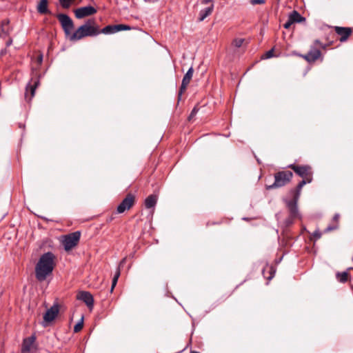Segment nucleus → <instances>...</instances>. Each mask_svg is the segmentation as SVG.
<instances>
[{
	"mask_svg": "<svg viewBox=\"0 0 353 353\" xmlns=\"http://www.w3.org/2000/svg\"><path fill=\"white\" fill-rule=\"evenodd\" d=\"M54 259L55 256L51 252L44 253L40 256L35 265V277L37 281L42 282L52 274L55 265Z\"/></svg>",
	"mask_w": 353,
	"mask_h": 353,
	"instance_id": "obj_1",
	"label": "nucleus"
},
{
	"mask_svg": "<svg viewBox=\"0 0 353 353\" xmlns=\"http://www.w3.org/2000/svg\"><path fill=\"white\" fill-rule=\"evenodd\" d=\"M99 34V28L94 19L87 20L71 35L70 41H76L86 37H95Z\"/></svg>",
	"mask_w": 353,
	"mask_h": 353,
	"instance_id": "obj_2",
	"label": "nucleus"
},
{
	"mask_svg": "<svg viewBox=\"0 0 353 353\" xmlns=\"http://www.w3.org/2000/svg\"><path fill=\"white\" fill-rule=\"evenodd\" d=\"M288 168L292 169L297 175L300 177L303 178V180L301 181L297 186L292 190L301 191L303 187L306 183H310L312 181V170L310 165H297V164H290L288 166Z\"/></svg>",
	"mask_w": 353,
	"mask_h": 353,
	"instance_id": "obj_3",
	"label": "nucleus"
},
{
	"mask_svg": "<svg viewBox=\"0 0 353 353\" xmlns=\"http://www.w3.org/2000/svg\"><path fill=\"white\" fill-rule=\"evenodd\" d=\"M293 177L290 170L279 171L274 174V182L272 185H266L267 190L276 189L286 185Z\"/></svg>",
	"mask_w": 353,
	"mask_h": 353,
	"instance_id": "obj_4",
	"label": "nucleus"
},
{
	"mask_svg": "<svg viewBox=\"0 0 353 353\" xmlns=\"http://www.w3.org/2000/svg\"><path fill=\"white\" fill-rule=\"evenodd\" d=\"M290 194L292 195V199L291 200H286V206L289 210L290 217L292 219H296L299 217V210L297 207V203L301 195V191L291 190Z\"/></svg>",
	"mask_w": 353,
	"mask_h": 353,
	"instance_id": "obj_5",
	"label": "nucleus"
},
{
	"mask_svg": "<svg viewBox=\"0 0 353 353\" xmlns=\"http://www.w3.org/2000/svg\"><path fill=\"white\" fill-rule=\"evenodd\" d=\"M57 18L61 23L65 37L70 41L71 35L73 34L72 30L74 28L73 21L68 15L63 13L57 14Z\"/></svg>",
	"mask_w": 353,
	"mask_h": 353,
	"instance_id": "obj_6",
	"label": "nucleus"
},
{
	"mask_svg": "<svg viewBox=\"0 0 353 353\" xmlns=\"http://www.w3.org/2000/svg\"><path fill=\"white\" fill-rule=\"evenodd\" d=\"M80 236L81 232L79 231H76L68 235H65L63 241L64 249L66 251L72 250L78 244L80 239Z\"/></svg>",
	"mask_w": 353,
	"mask_h": 353,
	"instance_id": "obj_7",
	"label": "nucleus"
},
{
	"mask_svg": "<svg viewBox=\"0 0 353 353\" xmlns=\"http://www.w3.org/2000/svg\"><path fill=\"white\" fill-rule=\"evenodd\" d=\"M135 203V196L131 193H128L123 199L117 208L119 214L123 213L125 210H130Z\"/></svg>",
	"mask_w": 353,
	"mask_h": 353,
	"instance_id": "obj_8",
	"label": "nucleus"
},
{
	"mask_svg": "<svg viewBox=\"0 0 353 353\" xmlns=\"http://www.w3.org/2000/svg\"><path fill=\"white\" fill-rule=\"evenodd\" d=\"M39 85V77H33L26 85L25 99L27 101H30L32 98L34 96L35 90Z\"/></svg>",
	"mask_w": 353,
	"mask_h": 353,
	"instance_id": "obj_9",
	"label": "nucleus"
},
{
	"mask_svg": "<svg viewBox=\"0 0 353 353\" xmlns=\"http://www.w3.org/2000/svg\"><path fill=\"white\" fill-rule=\"evenodd\" d=\"M201 4L208 5V6L200 10L198 17L199 21H203L206 17L210 16L214 8L213 0H202Z\"/></svg>",
	"mask_w": 353,
	"mask_h": 353,
	"instance_id": "obj_10",
	"label": "nucleus"
},
{
	"mask_svg": "<svg viewBox=\"0 0 353 353\" xmlns=\"http://www.w3.org/2000/svg\"><path fill=\"white\" fill-rule=\"evenodd\" d=\"M59 312V307L57 304L53 305L48 309L43 315V326L46 327L49 323L53 321Z\"/></svg>",
	"mask_w": 353,
	"mask_h": 353,
	"instance_id": "obj_11",
	"label": "nucleus"
},
{
	"mask_svg": "<svg viewBox=\"0 0 353 353\" xmlns=\"http://www.w3.org/2000/svg\"><path fill=\"white\" fill-rule=\"evenodd\" d=\"M35 341V335H32L24 339L21 346V353H30L32 352L34 349H36Z\"/></svg>",
	"mask_w": 353,
	"mask_h": 353,
	"instance_id": "obj_12",
	"label": "nucleus"
},
{
	"mask_svg": "<svg viewBox=\"0 0 353 353\" xmlns=\"http://www.w3.org/2000/svg\"><path fill=\"white\" fill-rule=\"evenodd\" d=\"M96 12L97 10L91 6L81 7L74 10V14L77 19H83L85 17L92 15Z\"/></svg>",
	"mask_w": 353,
	"mask_h": 353,
	"instance_id": "obj_13",
	"label": "nucleus"
},
{
	"mask_svg": "<svg viewBox=\"0 0 353 353\" xmlns=\"http://www.w3.org/2000/svg\"><path fill=\"white\" fill-rule=\"evenodd\" d=\"M77 299L82 301L89 307L92 308L94 305V299L92 295L86 291H81L77 296Z\"/></svg>",
	"mask_w": 353,
	"mask_h": 353,
	"instance_id": "obj_14",
	"label": "nucleus"
},
{
	"mask_svg": "<svg viewBox=\"0 0 353 353\" xmlns=\"http://www.w3.org/2000/svg\"><path fill=\"white\" fill-rule=\"evenodd\" d=\"M336 33L341 36L339 40L341 42L347 41V38L352 34V30L350 28L336 26L334 28Z\"/></svg>",
	"mask_w": 353,
	"mask_h": 353,
	"instance_id": "obj_15",
	"label": "nucleus"
},
{
	"mask_svg": "<svg viewBox=\"0 0 353 353\" xmlns=\"http://www.w3.org/2000/svg\"><path fill=\"white\" fill-rule=\"evenodd\" d=\"M125 261H126V258H123L120 261L119 265L118 268H117V270L114 273V275L112 281V286H111V290H110L111 292L113 291V289L114 288V287L116 286V285L117 283L118 279L121 274V268H122L123 266L124 263H125Z\"/></svg>",
	"mask_w": 353,
	"mask_h": 353,
	"instance_id": "obj_16",
	"label": "nucleus"
},
{
	"mask_svg": "<svg viewBox=\"0 0 353 353\" xmlns=\"http://www.w3.org/2000/svg\"><path fill=\"white\" fill-rule=\"evenodd\" d=\"M321 56V51L317 49L310 50L307 54L304 56L305 60L308 62H314Z\"/></svg>",
	"mask_w": 353,
	"mask_h": 353,
	"instance_id": "obj_17",
	"label": "nucleus"
},
{
	"mask_svg": "<svg viewBox=\"0 0 353 353\" xmlns=\"http://www.w3.org/2000/svg\"><path fill=\"white\" fill-rule=\"evenodd\" d=\"M48 0H41L37 7V12L41 14H51V12L48 10Z\"/></svg>",
	"mask_w": 353,
	"mask_h": 353,
	"instance_id": "obj_18",
	"label": "nucleus"
},
{
	"mask_svg": "<svg viewBox=\"0 0 353 353\" xmlns=\"http://www.w3.org/2000/svg\"><path fill=\"white\" fill-rule=\"evenodd\" d=\"M291 23H300L305 20L296 10H293L288 17Z\"/></svg>",
	"mask_w": 353,
	"mask_h": 353,
	"instance_id": "obj_19",
	"label": "nucleus"
},
{
	"mask_svg": "<svg viewBox=\"0 0 353 353\" xmlns=\"http://www.w3.org/2000/svg\"><path fill=\"white\" fill-rule=\"evenodd\" d=\"M157 202V196L154 194L148 196L145 200V206L146 208H154Z\"/></svg>",
	"mask_w": 353,
	"mask_h": 353,
	"instance_id": "obj_20",
	"label": "nucleus"
},
{
	"mask_svg": "<svg viewBox=\"0 0 353 353\" xmlns=\"http://www.w3.org/2000/svg\"><path fill=\"white\" fill-rule=\"evenodd\" d=\"M117 32L115 25H109L104 27L103 29H99V34L103 33L105 34H110Z\"/></svg>",
	"mask_w": 353,
	"mask_h": 353,
	"instance_id": "obj_21",
	"label": "nucleus"
},
{
	"mask_svg": "<svg viewBox=\"0 0 353 353\" xmlns=\"http://www.w3.org/2000/svg\"><path fill=\"white\" fill-rule=\"evenodd\" d=\"M194 70L192 67L190 68L186 74L184 75L182 82L186 84H189L192 77Z\"/></svg>",
	"mask_w": 353,
	"mask_h": 353,
	"instance_id": "obj_22",
	"label": "nucleus"
},
{
	"mask_svg": "<svg viewBox=\"0 0 353 353\" xmlns=\"http://www.w3.org/2000/svg\"><path fill=\"white\" fill-rule=\"evenodd\" d=\"M349 274L347 272H337L336 278L341 283H345L348 280Z\"/></svg>",
	"mask_w": 353,
	"mask_h": 353,
	"instance_id": "obj_23",
	"label": "nucleus"
},
{
	"mask_svg": "<svg viewBox=\"0 0 353 353\" xmlns=\"http://www.w3.org/2000/svg\"><path fill=\"white\" fill-rule=\"evenodd\" d=\"M115 29L117 32L123 30H130L133 29V28L125 24H117L115 25Z\"/></svg>",
	"mask_w": 353,
	"mask_h": 353,
	"instance_id": "obj_24",
	"label": "nucleus"
},
{
	"mask_svg": "<svg viewBox=\"0 0 353 353\" xmlns=\"http://www.w3.org/2000/svg\"><path fill=\"white\" fill-rule=\"evenodd\" d=\"M188 85L186 83H184L183 82L181 83V87L179 88V94H178V100L179 101L181 100V95L186 90Z\"/></svg>",
	"mask_w": 353,
	"mask_h": 353,
	"instance_id": "obj_25",
	"label": "nucleus"
},
{
	"mask_svg": "<svg viewBox=\"0 0 353 353\" xmlns=\"http://www.w3.org/2000/svg\"><path fill=\"white\" fill-rule=\"evenodd\" d=\"M83 326V318L82 317L80 321H79L74 327V332H79L81 330Z\"/></svg>",
	"mask_w": 353,
	"mask_h": 353,
	"instance_id": "obj_26",
	"label": "nucleus"
},
{
	"mask_svg": "<svg viewBox=\"0 0 353 353\" xmlns=\"http://www.w3.org/2000/svg\"><path fill=\"white\" fill-rule=\"evenodd\" d=\"M244 42V39H235L234 41H233V44L235 47L236 48H240L241 46H242L243 43Z\"/></svg>",
	"mask_w": 353,
	"mask_h": 353,
	"instance_id": "obj_27",
	"label": "nucleus"
},
{
	"mask_svg": "<svg viewBox=\"0 0 353 353\" xmlns=\"http://www.w3.org/2000/svg\"><path fill=\"white\" fill-rule=\"evenodd\" d=\"M198 111H199V108L196 106H195L192 110V111L188 117V120L191 121L195 117V115L197 114Z\"/></svg>",
	"mask_w": 353,
	"mask_h": 353,
	"instance_id": "obj_28",
	"label": "nucleus"
},
{
	"mask_svg": "<svg viewBox=\"0 0 353 353\" xmlns=\"http://www.w3.org/2000/svg\"><path fill=\"white\" fill-rule=\"evenodd\" d=\"M10 27L8 26H4V23H1V31L3 34H8L10 32Z\"/></svg>",
	"mask_w": 353,
	"mask_h": 353,
	"instance_id": "obj_29",
	"label": "nucleus"
},
{
	"mask_svg": "<svg viewBox=\"0 0 353 353\" xmlns=\"http://www.w3.org/2000/svg\"><path fill=\"white\" fill-rule=\"evenodd\" d=\"M273 56H274V49H271L270 50L266 52V53L264 54V57L265 59L272 58Z\"/></svg>",
	"mask_w": 353,
	"mask_h": 353,
	"instance_id": "obj_30",
	"label": "nucleus"
},
{
	"mask_svg": "<svg viewBox=\"0 0 353 353\" xmlns=\"http://www.w3.org/2000/svg\"><path fill=\"white\" fill-rule=\"evenodd\" d=\"M250 3L252 5L263 4L265 3V0H250Z\"/></svg>",
	"mask_w": 353,
	"mask_h": 353,
	"instance_id": "obj_31",
	"label": "nucleus"
},
{
	"mask_svg": "<svg viewBox=\"0 0 353 353\" xmlns=\"http://www.w3.org/2000/svg\"><path fill=\"white\" fill-rule=\"evenodd\" d=\"M294 23H291L290 21V19L288 18V21L283 24V27L285 28V29H288L290 28V26H292V24H293Z\"/></svg>",
	"mask_w": 353,
	"mask_h": 353,
	"instance_id": "obj_32",
	"label": "nucleus"
},
{
	"mask_svg": "<svg viewBox=\"0 0 353 353\" xmlns=\"http://www.w3.org/2000/svg\"><path fill=\"white\" fill-rule=\"evenodd\" d=\"M338 228V225L337 224L335 225H329L327 226V228L325 229V232H330V231H332V230H334L335 229H336Z\"/></svg>",
	"mask_w": 353,
	"mask_h": 353,
	"instance_id": "obj_33",
	"label": "nucleus"
},
{
	"mask_svg": "<svg viewBox=\"0 0 353 353\" xmlns=\"http://www.w3.org/2000/svg\"><path fill=\"white\" fill-rule=\"evenodd\" d=\"M313 236L316 239H319L321 236V233L319 230H317L314 232Z\"/></svg>",
	"mask_w": 353,
	"mask_h": 353,
	"instance_id": "obj_34",
	"label": "nucleus"
},
{
	"mask_svg": "<svg viewBox=\"0 0 353 353\" xmlns=\"http://www.w3.org/2000/svg\"><path fill=\"white\" fill-rule=\"evenodd\" d=\"M294 219H292V218L290 217V215H289V217H288V218L286 219V221H285V222H286V225H291V224L293 223V220H294Z\"/></svg>",
	"mask_w": 353,
	"mask_h": 353,
	"instance_id": "obj_35",
	"label": "nucleus"
},
{
	"mask_svg": "<svg viewBox=\"0 0 353 353\" xmlns=\"http://www.w3.org/2000/svg\"><path fill=\"white\" fill-rule=\"evenodd\" d=\"M339 214H336L333 217V221L337 223L339 221Z\"/></svg>",
	"mask_w": 353,
	"mask_h": 353,
	"instance_id": "obj_36",
	"label": "nucleus"
},
{
	"mask_svg": "<svg viewBox=\"0 0 353 353\" xmlns=\"http://www.w3.org/2000/svg\"><path fill=\"white\" fill-rule=\"evenodd\" d=\"M12 39H9V40L6 42V46H10V45L12 44Z\"/></svg>",
	"mask_w": 353,
	"mask_h": 353,
	"instance_id": "obj_37",
	"label": "nucleus"
},
{
	"mask_svg": "<svg viewBox=\"0 0 353 353\" xmlns=\"http://www.w3.org/2000/svg\"><path fill=\"white\" fill-rule=\"evenodd\" d=\"M2 23H4V26H8L9 21H3Z\"/></svg>",
	"mask_w": 353,
	"mask_h": 353,
	"instance_id": "obj_38",
	"label": "nucleus"
},
{
	"mask_svg": "<svg viewBox=\"0 0 353 353\" xmlns=\"http://www.w3.org/2000/svg\"><path fill=\"white\" fill-rule=\"evenodd\" d=\"M38 61H39V63H41V61H42V56H40V57H39Z\"/></svg>",
	"mask_w": 353,
	"mask_h": 353,
	"instance_id": "obj_39",
	"label": "nucleus"
},
{
	"mask_svg": "<svg viewBox=\"0 0 353 353\" xmlns=\"http://www.w3.org/2000/svg\"><path fill=\"white\" fill-rule=\"evenodd\" d=\"M272 277H273V275L271 274V275H270L269 277H268V279H269V280H270V279H271Z\"/></svg>",
	"mask_w": 353,
	"mask_h": 353,
	"instance_id": "obj_40",
	"label": "nucleus"
},
{
	"mask_svg": "<svg viewBox=\"0 0 353 353\" xmlns=\"http://www.w3.org/2000/svg\"><path fill=\"white\" fill-rule=\"evenodd\" d=\"M315 43H316V44H320V41H319V40H316V41H315Z\"/></svg>",
	"mask_w": 353,
	"mask_h": 353,
	"instance_id": "obj_41",
	"label": "nucleus"
},
{
	"mask_svg": "<svg viewBox=\"0 0 353 353\" xmlns=\"http://www.w3.org/2000/svg\"><path fill=\"white\" fill-rule=\"evenodd\" d=\"M190 353H199V352H196V351H191Z\"/></svg>",
	"mask_w": 353,
	"mask_h": 353,
	"instance_id": "obj_42",
	"label": "nucleus"
}]
</instances>
